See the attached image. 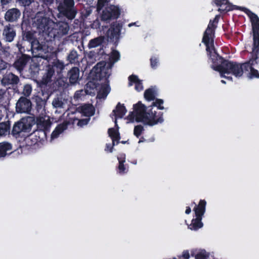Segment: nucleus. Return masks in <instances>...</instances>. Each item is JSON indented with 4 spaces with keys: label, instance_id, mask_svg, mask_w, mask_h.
Wrapping results in <instances>:
<instances>
[{
    "label": "nucleus",
    "instance_id": "1",
    "mask_svg": "<svg viewBox=\"0 0 259 259\" xmlns=\"http://www.w3.org/2000/svg\"><path fill=\"white\" fill-rule=\"evenodd\" d=\"M208 59L212 63L211 68L215 71L220 72L221 76L229 79H232V77L225 75V74L231 73L237 77L242 76L245 71L243 63L231 61L225 59L220 56L217 52H213L207 55Z\"/></svg>",
    "mask_w": 259,
    "mask_h": 259
},
{
    "label": "nucleus",
    "instance_id": "2",
    "mask_svg": "<svg viewBox=\"0 0 259 259\" xmlns=\"http://www.w3.org/2000/svg\"><path fill=\"white\" fill-rule=\"evenodd\" d=\"M21 37L16 44L20 53H24L25 49L23 46L24 41H28L31 45V49L37 52H45L48 51V45L45 42L38 40L35 37V31L32 29L31 22L29 18L23 17L21 24Z\"/></svg>",
    "mask_w": 259,
    "mask_h": 259
},
{
    "label": "nucleus",
    "instance_id": "3",
    "mask_svg": "<svg viewBox=\"0 0 259 259\" xmlns=\"http://www.w3.org/2000/svg\"><path fill=\"white\" fill-rule=\"evenodd\" d=\"M242 11L249 17L251 25L253 36V48L252 57L249 61L243 63L245 71H249V69L257 64L259 52V17L258 16L246 8H242Z\"/></svg>",
    "mask_w": 259,
    "mask_h": 259
},
{
    "label": "nucleus",
    "instance_id": "4",
    "mask_svg": "<svg viewBox=\"0 0 259 259\" xmlns=\"http://www.w3.org/2000/svg\"><path fill=\"white\" fill-rule=\"evenodd\" d=\"M134 112L136 113L137 122H142L145 125L153 126L163 121V112L153 111L151 106L146 107L139 101L133 106Z\"/></svg>",
    "mask_w": 259,
    "mask_h": 259
},
{
    "label": "nucleus",
    "instance_id": "5",
    "mask_svg": "<svg viewBox=\"0 0 259 259\" xmlns=\"http://www.w3.org/2000/svg\"><path fill=\"white\" fill-rule=\"evenodd\" d=\"M64 67V63L58 59L46 65L41 79L36 80L37 87L40 89L42 95L46 94L49 95L51 94L50 84L53 81L52 78L55 76V72L59 74Z\"/></svg>",
    "mask_w": 259,
    "mask_h": 259
},
{
    "label": "nucleus",
    "instance_id": "6",
    "mask_svg": "<svg viewBox=\"0 0 259 259\" xmlns=\"http://www.w3.org/2000/svg\"><path fill=\"white\" fill-rule=\"evenodd\" d=\"M220 19V16L216 15L213 20H210L209 24L203 33L202 42L206 46L207 55L213 52H215L214 46L215 31Z\"/></svg>",
    "mask_w": 259,
    "mask_h": 259
},
{
    "label": "nucleus",
    "instance_id": "7",
    "mask_svg": "<svg viewBox=\"0 0 259 259\" xmlns=\"http://www.w3.org/2000/svg\"><path fill=\"white\" fill-rule=\"evenodd\" d=\"M112 65L106 66L105 62H98L92 70L91 74L93 80L103 81L108 83V78L110 75Z\"/></svg>",
    "mask_w": 259,
    "mask_h": 259
},
{
    "label": "nucleus",
    "instance_id": "8",
    "mask_svg": "<svg viewBox=\"0 0 259 259\" xmlns=\"http://www.w3.org/2000/svg\"><path fill=\"white\" fill-rule=\"evenodd\" d=\"M33 25L39 33L49 37V32H51L52 26L54 25V22L49 17L37 14L34 18Z\"/></svg>",
    "mask_w": 259,
    "mask_h": 259
},
{
    "label": "nucleus",
    "instance_id": "9",
    "mask_svg": "<svg viewBox=\"0 0 259 259\" xmlns=\"http://www.w3.org/2000/svg\"><path fill=\"white\" fill-rule=\"evenodd\" d=\"M121 9L117 5H109L103 9L101 14V21L109 22L111 20L117 19L121 14Z\"/></svg>",
    "mask_w": 259,
    "mask_h": 259
},
{
    "label": "nucleus",
    "instance_id": "10",
    "mask_svg": "<svg viewBox=\"0 0 259 259\" xmlns=\"http://www.w3.org/2000/svg\"><path fill=\"white\" fill-rule=\"evenodd\" d=\"M69 30V26L66 22L61 21L56 24L54 23L51 32H49V40L59 39L63 35L67 34Z\"/></svg>",
    "mask_w": 259,
    "mask_h": 259
},
{
    "label": "nucleus",
    "instance_id": "11",
    "mask_svg": "<svg viewBox=\"0 0 259 259\" xmlns=\"http://www.w3.org/2000/svg\"><path fill=\"white\" fill-rule=\"evenodd\" d=\"M123 23L120 21L112 22L107 31V37L117 45L119 41Z\"/></svg>",
    "mask_w": 259,
    "mask_h": 259
},
{
    "label": "nucleus",
    "instance_id": "12",
    "mask_svg": "<svg viewBox=\"0 0 259 259\" xmlns=\"http://www.w3.org/2000/svg\"><path fill=\"white\" fill-rule=\"evenodd\" d=\"M31 127V124L28 121L27 119L21 118L14 124L12 130V135L14 137L18 138L21 133H29Z\"/></svg>",
    "mask_w": 259,
    "mask_h": 259
},
{
    "label": "nucleus",
    "instance_id": "13",
    "mask_svg": "<svg viewBox=\"0 0 259 259\" xmlns=\"http://www.w3.org/2000/svg\"><path fill=\"white\" fill-rule=\"evenodd\" d=\"M31 105L29 99L24 97H21L16 103V111L20 113H29L31 109Z\"/></svg>",
    "mask_w": 259,
    "mask_h": 259
},
{
    "label": "nucleus",
    "instance_id": "14",
    "mask_svg": "<svg viewBox=\"0 0 259 259\" xmlns=\"http://www.w3.org/2000/svg\"><path fill=\"white\" fill-rule=\"evenodd\" d=\"M114 122L115 128L112 127L109 128L108 130V134L112 141V145H108V146L110 147V153L112 152L114 146L119 143V140L120 139V135L119 132V126L117 124L116 120H115Z\"/></svg>",
    "mask_w": 259,
    "mask_h": 259
},
{
    "label": "nucleus",
    "instance_id": "15",
    "mask_svg": "<svg viewBox=\"0 0 259 259\" xmlns=\"http://www.w3.org/2000/svg\"><path fill=\"white\" fill-rule=\"evenodd\" d=\"M2 35L6 41L11 42L16 36V31L14 25L8 24L4 27Z\"/></svg>",
    "mask_w": 259,
    "mask_h": 259
},
{
    "label": "nucleus",
    "instance_id": "16",
    "mask_svg": "<svg viewBox=\"0 0 259 259\" xmlns=\"http://www.w3.org/2000/svg\"><path fill=\"white\" fill-rule=\"evenodd\" d=\"M21 15V11L18 8H11L8 10L4 16L6 21L10 23L17 22Z\"/></svg>",
    "mask_w": 259,
    "mask_h": 259
},
{
    "label": "nucleus",
    "instance_id": "17",
    "mask_svg": "<svg viewBox=\"0 0 259 259\" xmlns=\"http://www.w3.org/2000/svg\"><path fill=\"white\" fill-rule=\"evenodd\" d=\"M21 54L22 55L13 64L14 68L20 73L23 71L30 59L29 55H26L24 53Z\"/></svg>",
    "mask_w": 259,
    "mask_h": 259
},
{
    "label": "nucleus",
    "instance_id": "18",
    "mask_svg": "<svg viewBox=\"0 0 259 259\" xmlns=\"http://www.w3.org/2000/svg\"><path fill=\"white\" fill-rule=\"evenodd\" d=\"M46 133L44 130H39L28 135L25 139L26 141H32L31 145L35 144L46 138Z\"/></svg>",
    "mask_w": 259,
    "mask_h": 259
},
{
    "label": "nucleus",
    "instance_id": "19",
    "mask_svg": "<svg viewBox=\"0 0 259 259\" xmlns=\"http://www.w3.org/2000/svg\"><path fill=\"white\" fill-rule=\"evenodd\" d=\"M20 81L19 77L12 72H7L4 75L2 83L5 85H16Z\"/></svg>",
    "mask_w": 259,
    "mask_h": 259
},
{
    "label": "nucleus",
    "instance_id": "20",
    "mask_svg": "<svg viewBox=\"0 0 259 259\" xmlns=\"http://www.w3.org/2000/svg\"><path fill=\"white\" fill-rule=\"evenodd\" d=\"M77 111L83 116L90 118L95 112V109L91 104H84L77 108Z\"/></svg>",
    "mask_w": 259,
    "mask_h": 259
},
{
    "label": "nucleus",
    "instance_id": "21",
    "mask_svg": "<svg viewBox=\"0 0 259 259\" xmlns=\"http://www.w3.org/2000/svg\"><path fill=\"white\" fill-rule=\"evenodd\" d=\"M79 76V69L77 67H72L67 73V78L71 84H74L77 82Z\"/></svg>",
    "mask_w": 259,
    "mask_h": 259
},
{
    "label": "nucleus",
    "instance_id": "22",
    "mask_svg": "<svg viewBox=\"0 0 259 259\" xmlns=\"http://www.w3.org/2000/svg\"><path fill=\"white\" fill-rule=\"evenodd\" d=\"M118 160V165L117 168V172L120 175L126 174L128 171V166L124 164L125 162V155L121 154L120 157H117Z\"/></svg>",
    "mask_w": 259,
    "mask_h": 259
},
{
    "label": "nucleus",
    "instance_id": "23",
    "mask_svg": "<svg viewBox=\"0 0 259 259\" xmlns=\"http://www.w3.org/2000/svg\"><path fill=\"white\" fill-rule=\"evenodd\" d=\"M70 124V122L67 120L64 121L62 123L58 124L52 132L51 138H57L60 134L63 133L68 127V125Z\"/></svg>",
    "mask_w": 259,
    "mask_h": 259
},
{
    "label": "nucleus",
    "instance_id": "24",
    "mask_svg": "<svg viewBox=\"0 0 259 259\" xmlns=\"http://www.w3.org/2000/svg\"><path fill=\"white\" fill-rule=\"evenodd\" d=\"M206 202L204 199H201L198 205H196L193 210L195 212V217L202 218L205 212Z\"/></svg>",
    "mask_w": 259,
    "mask_h": 259
},
{
    "label": "nucleus",
    "instance_id": "25",
    "mask_svg": "<svg viewBox=\"0 0 259 259\" xmlns=\"http://www.w3.org/2000/svg\"><path fill=\"white\" fill-rule=\"evenodd\" d=\"M126 109L124 104H121L118 103L116 107V109L113 110L115 116V120H117V118H121L126 113Z\"/></svg>",
    "mask_w": 259,
    "mask_h": 259
},
{
    "label": "nucleus",
    "instance_id": "26",
    "mask_svg": "<svg viewBox=\"0 0 259 259\" xmlns=\"http://www.w3.org/2000/svg\"><path fill=\"white\" fill-rule=\"evenodd\" d=\"M202 219V218L196 217L195 219L192 220L191 223L188 225V228L194 231H197L201 228L203 226Z\"/></svg>",
    "mask_w": 259,
    "mask_h": 259
},
{
    "label": "nucleus",
    "instance_id": "27",
    "mask_svg": "<svg viewBox=\"0 0 259 259\" xmlns=\"http://www.w3.org/2000/svg\"><path fill=\"white\" fill-rule=\"evenodd\" d=\"M59 11L64 16L70 20L75 18L77 13L74 8H63V9H59Z\"/></svg>",
    "mask_w": 259,
    "mask_h": 259
},
{
    "label": "nucleus",
    "instance_id": "28",
    "mask_svg": "<svg viewBox=\"0 0 259 259\" xmlns=\"http://www.w3.org/2000/svg\"><path fill=\"white\" fill-rule=\"evenodd\" d=\"M12 149V145L8 142L0 143V158H4L7 155V152Z\"/></svg>",
    "mask_w": 259,
    "mask_h": 259
},
{
    "label": "nucleus",
    "instance_id": "29",
    "mask_svg": "<svg viewBox=\"0 0 259 259\" xmlns=\"http://www.w3.org/2000/svg\"><path fill=\"white\" fill-rule=\"evenodd\" d=\"M39 70V66L38 64L36 63L31 64L28 69V76L33 78L36 77L38 74Z\"/></svg>",
    "mask_w": 259,
    "mask_h": 259
},
{
    "label": "nucleus",
    "instance_id": "30",
    "mask_svg": "<svg viewBox=\"0 0 259 259\" xmlns=\"http://www.w3.org/2000/svg\"><path fill=\"white\" fill-rule=\"evenodd\" d=\"M109 86L107 84L102 85L99 91L98 92L97 97L99 99L105 98L109 93Z\"/></svg>",
    "mask_w": 259,
    "mask_h": 259
},
{
    "label": "nucleus",
    "instance_id": "31",
    "mask_svg": "<svg viewBox=\"0 0 259 259\" xmlns=\"http://www.w3.org/2000/svg\"><path fill=\"white\" fill-rule=\"evenodd\" d=\"M104 40V37L103 36H99L92 39L90 40L88 44V47L89 48H93L100 46L103 43Z\"/></svg>",
    "mask_w": 259,
    "mask_h": 259
},
{
    "label": "nucleus",
    "instance_id": "32",
    "mask_svg": "<svg viewBox=\"0 0 259 259\" xmlns=\"http://www.w3.org/2000/svg\"><path fill=\"white\" fill-rule=\"evenodd\" d=\"M156 91L153 88H149L144 92V98L148 101H154L155 99Z\"/></svg>",
    "mask_w": 259,
    "mask_h": 259
},
{
    "label": "nucleus",
    "instance_id": "33",
    "mask_svg": "<svg viewBox=\"0 0 259 259\" xmlns=\"http://www.w3.org/2000/svg\"><path fill=\"white\" fill-rule=\"evenodd\" d=\"M11 124L9 121L0 123V136L5 135L10 132Z\"/></svg>",
    "mask_w": 259,
    "mask_h": 259
},
{
    "label": "nucleus",
    "instance_id": "34",
    "mask_svg": "<svg viewBox=\"0 0 259 259\" xmlns=\"http://www.w3.org/2000/svg\"><path fill=\"white\" fill-rule=\"evenodd\" d=\"M78 54L76 50H71L67 56V60L70 63H75L78 62Z\"/></svg>",
    "mask_w": 259,
    "mask_h": 259
},
{
    "label": "nucleus",
    "instance_id": "35",
    "mask_svg": "<svg viewBox=\"0 0 259 259\" xmlns=\"http://www.w3.org/2000/svg\"><path fill=\"white\" fill-rule=\"evenodd\" d=\"M120 58V54L118 51L116 50H114L112 53L111 56H110V63L108 64V66L113 65V64L117 62Z\"/></svg>",
    "mask_w": 259,
    "mask_h": 259
},
{
    "label": "nucleus",
    "instance_id": "36",
    "mask_svg": "<svg viewBox=\"0 0 259 259\" xmlns=\"http://www.w3.org/2000/svg\"><path fill=\"white\" fill-rule=\"evenodd\" d=\"M74 2L73 0H64L63 3L58 7V10L63 8H74Z\"/></svg>",
    "mask_w": 259,
    "mask_h": 259
},
{
    "label": "nucleus",
    "instance_id": "37",
    "mask_svg": "<svg viewBox=\"0 0 259 259\" xmlns=\"http://www.w3.org/2000/svg\"><path fill=\"white\" fill-rule=\"evenodd\" d=\"M155 100V101L153 102L152 105L150 106H151V108L153 109V106H156L158 109H164V107L162 105L163 104V100L161 99H156Z\"/></svg>",
    "mask_w": 259,
    "mask_h": 259
},
{
    "label": "nucleus",
    "instance_id": "38",
    "mask_svg": "<svg viewBox=\"0 0 259 259\" xmlns=\"http://www.w3.org/2000/svg\"><path fill=\"white\" fill-rule=\"evenodd\" d=\"M144 131V127L142 125H137L134 127V134L136 137L139 138Z\"/></svg>",
    "mask_w": 259,
    "mask_h": 259
},
{
    "label": "nucleus",
    "instance_id": "39",
    "mask_svg": "<svg viewBox=\"0 0 259 259\" xmlns=\"http://www.w3.org/2000/svg\"><path fill=\"white\" fill-rule=\"evenodd\" d=\"M209 254L205 250H202L196 253L195 259H207Z\"/></svg>",
    "mask_w": 259,
    "mask_h": 259
},
{
    "label": "nucleus",
    "instance_id": "40",
    "mask_svg": "<svg viewBox=\"0 0 259 259\" xmlns=\"http://www.w3.org/2000/svg\"><path fill=\"white\" fill-rule=\"evenodd\" d=\"M250 72L248 73V78L252 79L253 78H259V73L257 70L254 69L253 67L249 69Z\"/></svg>",
    "mask_w": 259,
    "mask_h": 259
},
{
    "label": "nucleus",
    "instance_id": "41",
    "mask_svg": "<svg viewBox=\"0 0 259 259\" xmlns=\"http://www.w3.org/2000/svg\"><path fill=\"white\" fill-rule=\"evenodd\" d=\"M32 92V87L30 84H26L24 86L23 90V94L25 96L24 97H29Z\"/></svg>",
    "mask_w": 259,
    "mask_h": 259
},
{
    "label": "nucleus",
    "instance_id": "42",
    "mask_svg": "<svg viewBox=\"0 0 259 259\" xmlns=\"http://www.w3.org/2000/svg\"><path fill=\"white\" fill-rule=\"evenodd\" d=\"M75 120H78L77 123V125L80 127H83L84 125H86L88 124L90 120V118L88 117L87 118L78 119L77 118H74L73 121Z\"/></svg>",
    "mask_w": 259,
    "mask_h": 259
},
{
    "label": "nucleus",
    "instance_id": "43",
    "mask_svg": "<svg viewBox=\"0 0 259 259\" xmlns=\"http://www.w3.org/2000/svg\"><path fill=\"white\" fill-rule=\"evenodd\" d=\"M128 86H132L134 83L136 84L140 80L139 79L138 76L132 74L129 76L128 78Z\"/></svg>",
    "mask_w": 259,
    "mask_h": 259
},
{
    "label": "nucleus",
    "instance_id": "44",
    "mask_svg": "<svg viewBox=\"0 0 259 259\" xmlns=\"http://www.w3.org/2000/svg\"><path fill=\"white\" fill-rule=\"evenodd\" d=\"M53 106L55 108H61L63 105L62 101L58 97L54 99L52 102Z\"/></svg>",
    "mask_w": 259,
    "mask_h": 259
},
{
    "label": "nucleus",
    "instance_id": "45",
    "mask_svg": "<svg viewBox=\"0 0 259 259\" xmlns=\"http://www.w3.org/2000/svg\"><path fill=\"white\" fill-rule=\"evenodd\" d=\"M110 0H98L97 5V11H100L103 9L106 4L108 3Z\"/></svg>",
    "mask_w": 259,
    "mask_h": 259
},
{
    "label": "nucleus",
    "instance_id": "46",
    "mask_svg": "<svg viewBox=\"0 0 259 259\" xmlns=\"http://www.w3.org/2000/svg\"><path fill=\"white\" fill-rule=\"evenodd\" d=\"M150 61L151 67L153 69H155L158 65V58L155 56H153L150 58Z\"/></svg>",
    "mask_w": 259,
    "mask_h": 259
},
{
    "label": "nucleus",
    "instance_id": "47",
    "mask_svg": "<svg viewBox=\"0 0 259 259\" xmlns=\"http://www.w3.org/2000/svg\"><path fill=\"white\" fill-rule=\"evenodd\" d=\"M212 2L218 7H221L223 5L230 4L228 0H212Z\"/></svg>",
    "mask_w": 259,
    "mask_h": 259
},
{
    "label": "nucleus",
    "instance_id": "48",
    "mask_svg": "<svg viewBox=\"0 0 259 259\" xmlns=\"http://www.w3.org/2000/svg\"><path fill=\"white\" fill-rule=\"evenodd\" d=\"M6 97V90L0 89V104L4 103Z\"/></svg>",
    "mask_w": 259,
    "mask_h": 259
},
{
    "label": "nucleus",
    "instance_id": "49",
    "mask_svg": "<svg viewBox=\"0 0 259 259\" xmlns=\"http://www.w3.org/2000/svg\"><path fill=\"white\" fill-rule=\"evenodd\" d=\"M135 89L138 92H140L143 90V85L141 80L135 84Z\"/></svg>",
    "mask_w": 259,
    "mask_h": 259
},
{
    "label": "nucleus",
    "instance_id": "50",
    "mask_svg": "<svg viewBox=\"0 0 259 259\" xmlns=\"http://www.w3.org/2000/svg\"><path fill=\"white\" fill-rule=\"evenodd\" d=\"M190 253L188 250H184L182 255L180 256L179 257H183L184 259H189L190 257Z\"/></svg>",
    "mask_w": 259,
    "mask_h": 259
},
{
    "label": "nucleus",
    "instance_id": "51",
    "mask_svg": "<svg viewBox=\"0 0 259 259\" xmlns=\"http://www.w3.org/2000/svg\"><path fill=\"white\" fill-rule=\"evenodd\" d=\"M13 0H1V5L4 8L5 6H7L10 4Z\"/></svg>",
    "mask_w": 259,
    "mask_h": 259
},
{
    "label": "nucleus",
    "instance_id": "52",
    "mask_svg": "<svg viewBox=\"0 0 259 259\" xmlns=\"http://www.w3.org/2000/svg\"><path fill=\"white\" fill-rule=\"evenodd\" d=\"M136 118V113L134 111L133 112H131L128 116V118L130 120H133Z\"/></svg>",
    "mask_w": 259,
    "mask_h": 259
},
{
    "label": "nucleus",
    "instance_id": "53",
    "mask_svg": "<svg viewBox=\"0 0 259 259\" xmlns=\"http://www.w3.org/2000/svg\"><path fill=\"white\" fill-rule=\"evenodd\" d=\"M19 1L24 5H29L32 2L31 0H19Z\"/></svg>",
    "mask_w": 259,
    "mask_h": 259
},
{
    "label": "nucleus",
    "instance_id": "54",
    "mask_svg": "<svg viewBox=\"0 0 259 259\" xmlns=\"http://www.w3.org/2000/svg\"><path fill=\"white\" fill-rule=\"evenodd\" d=\"M191 211V208L189 206H187L186 210H185V213L187 214H189V213H190Z\"/></svg>",
    "mask_w": 259,
    "mask_h": 259
},
{
    "label": "nucleus",
    "instance_id": "55",
    "mask_svg": "<svg viewBox=\"0 0 259 259\" xmlns=\"http://www.w3.org/2000/svg\"><path fill=\"white\" fill-rule=\"evenodd\" d=\"M108 145H112V144H107L106 145V148H105V150L110 152V150H111L110 147L108 146Z\"/></svg>",
    "mask_w": 259,
    "mask_h": 259
},
{
    "label": "nucleus",
    "instance_id": "56",
    "mask_svg": "<svg viewBox=\"0 0 259 259\" xmlns=\"http://www.w3.org/2000/svg\"><path fill=\"white\" fill-rule=\"evenodd\" d=\"M145 141V138L143 137H142L140 138V139L139 140V143L143 142Z\"/></svg>",
    "mask_w": 259,
    "mask_h": 259
},
{
    "label": "nucleus",
    "instance_id": "57",
    "mask_svg": "<svg viewBox=\"0 0 259 259\" xmlns=\"http://www.w3.org/2000/svg\"><path fill=\"white\" fill-rule=\"evenodd\" d=\"M41 58H44V59H45L46 60H47V61H48V62H49V59H50V58L48 57V55H47V56H41Z\"/></svg>",
    "mask_w": 259,
    "mask_h": 259
},
{
    "label": "nucleus",
    "instance_id": "58",
    "mask_svg": "<svg viewBox=\"0 0 259 259\" xmlns=\"http://www.w3.org/2000/svg\"><path fill=\"white\" fill-rule=\"evenodd\" d=\"M196 254V253H195V251H191V255L192 256H194L195 257Z\"/></svg>",
    "mask_w": 259,
    "mask_h": 259
},
{
    "label": "nucleus",
    "instance_id": "59",
    "mask_svg": "<svg viewBox=\"0 0 259 259\" xmlns=\"http://www.w3.org/2000/svg\"><path fill=\"white\" fill-rule=\"evenodd\" d=\"M232 10V9H230V8H227V7H226L225 10L226 12H228V11H231V10Z\"/></svg>",
    "mask_w": 259,
    "mask_h": 259
},
{
    "label": "nucleus",
    "instance_id": "60",
    "mask_svg": "<svg viewBox=\"0 0 259 259\" xmlns=\"http://www.w3.org/2000/svg\"><path fill=\"white\" fill-rule=\"evenodd\" d=\"M134 25H135V23H132L128 24V26L131 27L132 26H133Z\"/></svg>",
    "mask_w": 259,
    "mask_h": 259
},
{
    "label": "nucleus",
    "instance_id": "61",
    "mask_svg": "<svg viewBox=\"0 0 259 259\" xmlns=\"http://www.w3.org/2000/svg\"><path fill=\"white\" fill-rule=\"evenodd\" d=\"M126 142V141H121V143L122 144H125Z\"/></svg>",
    "mask_w": 259,
    "mask_h": 259
},
{
    "label": "nucleus",
    "instance_id": "62",
    "mask_svg": "<svg viewBox=\"0 0 259 259\" xmlns=\"http://www.w3.org/2000/svg\"><path fill=\"white\" fill-rule=\"evenodd\" d=\"M221 82H222V83H226L225 81H224V80H221Z\"/></svg>",
    "mask_w": 259,
    "mask_h": 259
},
{
    "label": "nucleus",
    "instance_id": "63",
    "mask_svg": "<svg viewBox=\"0 0 259 259\" xmlns=\"http://www.w3.org/2000/svg\"><path fill=\"white\" fill-rule=\"evenodd\" d=\"M37 99H39V100H41V99L40 97H37V98H36V100H37Z\"/></svg>",
    "mask_w": 259,
    "mask_h": 259
},
{
    "label": "nucleus",
    "instance_id": "64",
    "mask_svg": "<svg viewBox=\"0 0 259 259\" xmlns=\"http://www.w3.org/2000/svg\"><path fill=\"white\" fill-rule=\"evenodd\" d=\"M89 2L92 3L94 0H88Z\"/></svg>",
    "mask_w": 259,
    "mask_h": 259
}]
</instances>
